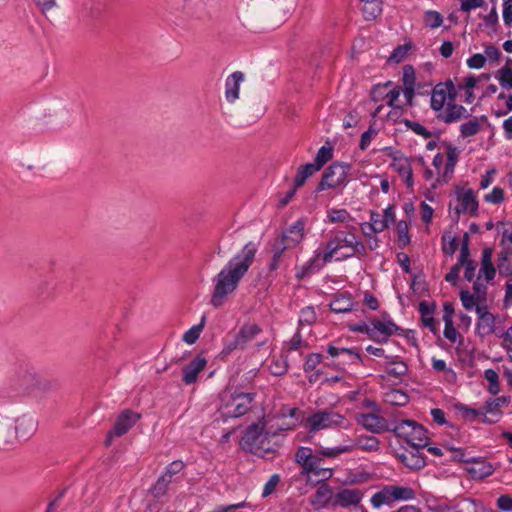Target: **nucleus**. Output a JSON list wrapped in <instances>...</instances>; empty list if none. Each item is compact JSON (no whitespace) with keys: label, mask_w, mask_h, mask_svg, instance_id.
I'll use <instances>...</instances> for the list:
<instances>
[{"label":"nucleus","mask_w":512,"mask_h":512,"mask_svg":"<svg viewBox=\"0 0 512 512\" xmlns=\"http://www.w3.org/2000/svg\"><path fill=\"white\" fill-rule=\"evenodd\" d=\"M257 250V244L252 241L248 242L215 276L211 297V304L214 307H220L226 297L236 290L239 282L253 264Z\"/></svg>","instance_id":"nucleus-1"},{"label":"nucleus","mask_w":512,"mask_h":512,"mask_svg":"<svg viewBox=\"0 0 512 512\" xmlns=\"http://www.w3.org/2000/svg\"><path fill=\"white\" fill-rule=\"evenodd\" d=\"M356 227L351 226L347 231H336L327 242L326 250L322 254L323 263H329L334 257L336 260H346L353 256H365L367 248L355 235Z\"/></svg>","instance_id":"nucleus-2"},{"label":"nucleus","mask_w":512,"mask_h":512,"mask_svg":"<svg viewBox=\"0 0 512 512\" xmlns=\"http://www.w3.org/2000/svg\"><path fill=\"white\" fill-rule=\"evenodd\" d=\"M255 393H245L226 390L220 395L218 413L223 421L229 418H238L246 414L252 407Z\"/></svg>","instance_id":"nucleus-3"},{"label":"nucleus","mask_w":512,"mask_h":512,"mask_svg":"<svg viewBox=\"0 0 512 512\" xmlns=\"http://www.w3.org/2000/svg\"><path fill=\"white\" fill-rule=\"evenodd\" d=\"M391 432L397 437L405 439L414 448L425 447L427 444L426 430L414 420L392 422Z\"/></svg>","instance_id":"nucleus-4"},{"label":"nucleus","mask_w":512,"mask_h":512,"mask_svg":"<svg viewBox=\"0 0 512 512\" xmlns=\"http://www.w3.org/2000/svg\"><path fill=\"white\" fill-rule=\"evenodd\" d=\"M350 169L351 166L348 163L334 162L331 164L322 174L321 180L316 188V192L345 187L348 183V174Z\"/></svg>","instance_id":"nucleus-5"},{"label":"nucleus","mask_w":512,"mask_h":512,"mask_svg":"<svg viewBox=\"0 0 512 512\" xmlns=\"http://www.w3.org/2000/svg\"><path fill=\"white\" fill-rule=\"evenodd\" d=\"M261 333L262 328L258 324L253 322L245 323L232 339H225L221 354L229 355L234 350H244Z\"/></svg>","instance_id":"nucleus-6"},{"label":"nucleus","mask_w":512,"mask_h":512,"mask_svg":"<svg viewBox=\"0 0 512 512\" xmlns=\"http://www.w3.org/2000/svg\"><path fill=\"white\" fill-rule=\"evenodd\" d=\"M271 435L274 436L276 433L266 431L263 423H254L245 430L241 444L244 449L252 453H258L261 450H269L266 442Z\"/></svg>","instance_id":"nucleus-7"},{"label":"nucleus","mask_w":512,"mask_h":512,"mask_svg":"<svg viewBox=\"0 0 512 512\" xmlns=\"http://www.w3.org/2000/svg\"><path fill=\"white\" fill-rule=\"evenodd\" d=\"M295 461L303 467L307 473L322 476L328 479L332 476V470L319 467L320 459L314 456L309 447H300L295 454Z\"/></svg>","instance_id":"nucleus-8"},{"label":"nucleus","mask_w":512,"mask_h":512,"mask_svg":"<svg viewBox=\"0 0 512 512\" xmlns=\"http://www.w3.org/2000/svg\"><path fill=\"white\" fill-rule=\"evenodd\" d=\"M344 421V417L339 413L334 411H319L307 419V424L311 431H319L334 426H340Z\"/></svg>","instance_id":"nucleus-9"},{"label":"nucleus","mask_w":512,"mask_h":512,"mask_svg":"<svg viewBox=\"0 0 512 512\" xmlns=\"http://www.w3.org/2000/svg\"><path fill=\"white\" fill-rule=\"evenodd\" d=\"M457 200L459 205L454 208L450 207V213H453L452 217L454 220L457 221L462 213H469L470 215L477 213L478 201L472 189L458 191Z\"/></svg>","instance_id":"nucleus-10"},{"label":"nucleus","mask_w":512,"mask_h":512,"mask_svg":"<svg viewBox=\"0 0 512 512\" xmlns=\"http://www.w3.org/2000/svg\"><path fill=\"white\" fill-rule=\"evenodd\" d=\"M478 320L476 323V333L480 337L491 335L495 331L496 317L492 314L487 304H478L476 306Z\"/></svg>","instance_id":"nucleus-11"},{"label":"nucleus","mask_w":512,"mask_h":512,"mask_svg":"<svg viewBox=\"0 0 512 512\" xmlns=\"http://www.w3.org/2000/svg\"><path fill=\"white\" fill-rule=\"evenodd\" d=\"M455 96V87L451 81L439 83L432 90L431 108L435 111H441L447 98L453 101Z\"/></svg>","instance_id":"nucleus-12"},{"label":"nucleus","mask_w":512,"mask_h":512,"mask_svg":"<svg viewBox=\"0 0 512 512\" xmlns=\"http://www.w3.org/2000/svg\"><path fill=\"white\" fill-rule=\"evenodd\" d=\"M357 421L366 430L373 433L391 431L392 423L376 413H362L357 416Z\"/></svg>","instance_id":"nucleus-13"},{"label":"nucleus","mask_w":512,"mask_h":512,"mask_svg":"<svg viewBox=\"0 0 512 512\" xmlns=\"http://www.w3.org/2000/svg\"><path fill=\"white\" fill-rule=\"evenodd\" d=\"M372 340L376 342H386L387 338L393 334L399 333L401 328L398 327L391 320L388 321H380L373 320L372 321Z\"/></svg>","instance_id":"nucleus-14"},{"label":"nucleus","mask_w":512,"mask_h":512,"mask_svg":"<svg viewBox=\"0 0 512 512\" xmlns=\"http://www.w3.org/2000/svg\"><path fill=\"white\" fill-rule=\"evenodd\" d=\"M140 419V414L130 409L122 411L114 424L113 433L117 437L125 435Z\"/></svg>","instance_id":"nucleus-15"},{"label":"nucleus","mask_w":512,"mask_h":512,"mask_svg":"<svg viewBox=\"0 0 512 512\" xmlns=\"http://www.w3.org/2000/svg\"><path fill=\"white\" fill-rule=\"evenodd\" d=\"M305 223L303 220L294 222L282 235L277 239L278 242L286 243L289 249L298 245L304 237Z\"/></svg>","instance_id":"nucleus-16"},{"label":"nucleus","mask_w":512,"mask_h":512,"mask_svg":"<svg viewBox=\"0 0 512 512\" xmlns=\"http://www.w3.org/2000/svg\"><path fill=\"white\" fill-rule=\"evenodd\" d=\"M207 361L202 355L196 356L183 369V382L186 385L194 384L197 381L198 374L204 370Z\"/></svg>","instance_id":"nucleus-17"},{"label":"nucleus","mask_w":512,"mask_h":512,"mask_svg":"<svg viewBox=\"0 0 512 512\" xmlns=\"http://www.w3.org/2000/svg\"><path fill=\"white\" fill-rule=\"evenodd\" d=\"M470 116L465 107L455 103H448L446 109L438 115V119L446 124L458 122Z\"/></svg>","instance_id":"nucleus-18"},{"label":"nucleus","mask_w":512,"mask_h":512,"mask_svg":"<svg viewBox=\"0 0 512 512\" xmlns=\"http://www.w3.org/2000/svg\"><path fill=\"white\" fill-rule=\"evenodd\" d=\"M244 81V74L235 71L229 75L225 82V97L229 103H234L239 98L240 85Z\"/></svg>","instance_id":"nucleus-19"},{"label":"nucleus","mask_w":512,"mask_h":512,"mask_svg":"<svg viewBox=\"0 0 512 512\" xmlns=\"http://www.w3.org/2000/svg\"><path fill=\"white\" fill-rule=\"evenodd\" d=\"M363 497L361 490L356 488H344L335 496V504L341 507H348L360 503Z\"/></svg>","instance_id":"nucleus-20"},{"label":"nucleus","mask_w":512,"mask_h":512,"mask_svg":"<svg viewBox=\"0 0 512 512\" xmlns=\"http://www.w3.org/2000/svg\"><path fill=\"white\" fill-rule=\"evenodd\" d=\"M467 472L474 480L484 479L494 472V467L491 463L485 460H472L470 465L466 468Z\"/></svg>","instance_id":"nucleus-21"},{"label":"nucleus","mask_w":512,"mask_h":512,"mask_svg":"<svg viewBox=\"0 0 512 512\" xmlns=\"http://www.w3.org/2000/svg\"><path fill=\"white\" fill-rule=\"evenodd\" d=\"M493 250L490 247L484 248L481 256V266L479 270V277L483 276L487 282L494 279L496 275V268L492 263Z\"/></svg>","instance_id":"nucleus-22"},{"label":"nucleus","mask_w":512,"mask_h":512,"mask_svg":"<svg viewBox=\"0 0 512 512\" xmlns=\"http://www.w3.org/2000/svg\"><path fill=\"white\" fill-rule=\"evenodd\" d=\"M36 431V421L31 416L17 418L15 432L19 439H28Z\"/></svg>","instance_id":"nucleus-23"},{"label":"nucleus","mask_w":512,"mask_h":512,"mask_svg":"<svg viewBox=\"0 0 512 512\" xmlns=\"http://www.w3.org/2000/svg\"><path fill=\"white\" fill-rule=\"evenodd\" d=\"M329 306L335 313H347L354 309V302L348 293H340L334 296Z\"/></svg>","instance_id":"nucleus-24"},{"label":"nucleus","mask_w":512,"mask_h":512,"mask_svg":"<svg viewBox=\"0 0 512 512\" xmlns=\"http://www.w3.org/2000/svg\"><path fill=\"white\" fill-rule=\"evenodd\" d=\"M363 232L366 236L372 233H381L387 229V224L384 221L383 214L371 211L370 222L362 224Z\"/></svg>","instance_id":"nucleus-25"},{"label":"nucleus","mask_w":512,"mask_h":512,"mask_svg":"<svg viewBox=\"0 0 512 512\" xmlns=\"http://www.w3.org/2000/svg\"><path fill=\"white\" fill-rule=\"evenodd\" d=\"M497 269L501 276L512 275V247H504L498 255Z\"/></svg>","instance_id":"nucleus-26"},{"label":"nucleus","mask_w":512,"mask_h":512,"mask_svg":"<svg viewBox=\"0 0 512 512\" xmlns=\"http://www.w3.org/2000/svg\"><path fill=\"white\" fill-rule=\"evenodd\" d=\"M434 309L435 306L433 304H429L426 301H421L419 303V312L421 314L423 325L435 334L437 332V328L435 325V319L433 317Z\"/></svg>","instance_id":"nucleus-27"},{"label":"nucleus","mask_w":512,"mask_h":512,"mask_svg":"<svg viewBox=\"0 0 512 512\" xmlns=\"http://www.w3.org/2000/svg\"><path fill=\"white\" fill-rule=\"evenodd\" d=\"M327 220L330 223H343L346 229H349L352 226L350 223L354 221V218L346 209L331 208L327 211Z\"/></svg>","instance_id":"nucleus-28"},{"label":"nucleus","mask_w":512,"mask_h":512,"mask_svg":"<svg viewBox=\"0 0 512 512\" xmlns=\"http://www.w3.org/2000/svg\"><path fill=\"white\" fill-rule=\"evenodd\" d=\"M325 264L326 263H323L322 254L318 252L312 259L301 267V270L297 272L296 277L298 279H303L305 276L321 269Z\"/></svg>","instance_id":"nucleus-29"},{"label":"nucleus","mask_w":512,"mask_h":512,"mask_svg":"<svg viewBox=\"0 0 512 512\" xmlns=\"http://www.w3.org/2000/svg\"><path fill=\"white\" fill-rule=\"evenodd\" d=\"M289 249V245L286 243L278 242L277 240L274 242L272 246V258L269 263V271H276L281 262L283 261L284 252Z\"/></svg>","instance_id":"nucleus-30"},{"label":"nucleus","mask_w":512,"mask_h":512,"mask_svg":"<svg viewBox=\"0 0 512 512\" xmlns=\"http://www.w3.org/2000/svg\"><path fill=\"white\" fill-rule=\"evenodd\" d=\"M318 171L319 170L316 169V166H314L313 163L301 165L297 169V173L294 179V185L296 186V188H300L301 186H303L306 180Z\"/></svg>","instance_id":"nucleus-31"},{"label":"nucleus","mask_w":512,"mask_h":512,"mask_svg":"<svg viewBox=\"0 0 512 512\" xmlns=\"http://www.w3.org/2000/svg\"><path fill=\"white\" fill-rule=\"evenodd\" d=\"M393 501H408L415 498V491L407 486L388 485Z\"/></svg>","instance_id":"nucleus-32"},{"label":"nucleus","mask_w":512,"mask_h":512,"mask_svg":"<svg viewBox=\"0 0 512 512\" xmlns=\"http://www.w3.org/2000/svg\"><path fill=\"white\" fill-rule=\"evenodd\" d=\"M370 501L375 508H379L382 505H391L394 501L389 486L386 485L380 491L373 494Z\"/></svg>","instance_id":"nucleus-33"},{"label":"nucleus","mask_w":512,"mask_h":512,"mask_svg":"<svg viewBox=\"0 0 512 512\" xmlns=\"http://www.w3.org/2000/svg\"><path fill=\"white\" fill-rule=\"evenodd\" d=\"M364 2L363 14L366 20L375 19L382 12L381 0H361Z\"/></svg>","instance_id":"nucleus-34"},{"label":"nucleus","mask_w":512,"mask_h":512,"mask_svg":"<svg viewBox=\"0 0 512 512\" xmlns=\"http://www.w3.org/2000/svg\"><path fill=\"white\" fill-rule=\"evenodd\" d=\"M327 352L331 357H337L341 354L347 355L352 363H362V357L356 349L338 348L333 345L328 346Z\"/></svg>","instance_id":"nucleus-35"},{"label":"nucleus","mask_w":512,"mask_h":512,"mask_svg":"<svg viewBox=\"0 0 512 512\" xmlns=\"http://www.w3.org/2000/svg\"><path fill=\"white\" fill-rule=\"evenodd\" d=\"M386 372L389 376L394 378H401L406 375L408 372V367L406 363L398 360H391L386 364Z\"/></svg>","instance_id":"nucleus-36"},{"label":"nucleus","mask_w":512,"mask_h":512,"mask_svg":"<svg viewBox=\"0 0 512 512\" xmlns=\"http://www.w3.org/2000/svg\"><path fill=\"white\" fill-rule=\"evenodd\" d=\"M408 395L401 390H390L385 393L384 400L386 403H389L391 405L395 406H404L408 402Z\"/></svg>","instance_id":"nucleus-37"},{"label":"nucleus","mask_w":512,"mask_h":512,"mask_svg":"<svg viewBox=\"0 0 512 512\" xmlns=\"http://www.w3.org/2000/svg\"><path fill=\"white\" fill-rule=\"evenodd\" d=\"M480 128V120L475 117L460 125V135L463 138L474 136L480 131Z\"/></svg>","instance_id":"nucleus-38"},{"label":"nucleus","mask_w":512,"mask_h":512,"mask_svg":"<svg viewBox=\"0 0 512 512\" xmlns=\"http://www.w3.org/2000/svg\"><path fill=\"white\" fill-rule=\"evenodd\" d=\"M357 448L367 452H374L379 449V441L374 436H362L356 439Z\"/></svg>","instance_id":"nucleus-39"},{"label":"nucleus","mask_w":512,"mask_h":512,"mask_svg":"<svg viewBox=\"0 0 512 512\" xmlns=\"http://www.w3.org/2000/svg\"><path fill=\"white\" fill-rule=\"evenodd\" d=\"M333 157V149L328 146H322L315 157L313 162L316 169L321 170V168Z\"/></svg>","instance_id":"nucleus-40"},{"label":"nucleus","mask_w":512,"mask_h":512,"mask_svg":"<svg viewBox=\"0 0 512 512\" xmlns=\"http://www.w3.org/2000/svg\"><path fill=\"white\" fill-rule=\"evenodd\" d=\"M205 319H206L205 316H203L201 319V322L199 324L194 325L193 327H191L188 331H186L184 333V335H183L184 342H186L187 344H194L198 340V338L204 328Z\"/></svg>","instance_id":"nucleus-41"},{"label":"nucleus","mask_w":512,"mask_h":512,"mask_svg":"<svg viewBox=\"0 0 512 512\" xmlns=\"http://www.w3.org/2000/svg\"><path fill=\"white\" fill-rule=\"evenodd\" d=\"M484 377L489 383L488 391L492 395L498 394L500 391L498 373L494 369L489 368L484 371Z\"/></svg>","instance_id":"nucleus-42"},{"label":"nucleus","mask_w":512,"mask_h":512,"mask_svg":"<svg viewBox=\"0 0 512 512\" xmlns=\"http://www.w3.org/2000/svg\"><path fill=\"white\" fill-rule=\"evenodd\" d=\"M398 242L400 247H405L410 242L408 223L400 220L396 226Z\"/></svg>","instance_id":"nucleus-43"},{"label":"nucleus","mask_w":512,"mask_h":512,"mask_svg":"<svg viewBox=\"0 0 512 512\" xmlns=\"http://www.w3.org/2000/svg\"><path fill=\"white\" fill-rule=\"evenodd\" d=\"M172 482L169 478L165 477L163 474L158 478L157 482L151 488V492L154 497H162L165 495L169 484Z\"/></svg>","instance_id":"nucleus-44"},{"label":"nucleus","mask_w":512,"mask_h":512,"mask_svg":"<svg viewBox=\"0 0 512 512\" xmlns=\"http://www.w3.org/2000/svg\"><path fill=\"white\" fill-rule=\"evenodd\" d=\"M497 79L501 87L512 88V69L507 65L503 66L497 72Z\"/></svg>","instance_id":"nucleus-45"},{"label":"nucleus","mask_w":512,"mask_h":512,"mask_svg":"<svg viewBox=\"0 0 512 512\" xmlns=\"http://www.w3.org/2000/svg\"><path fill=\"white\" fill-rule=\"evenodd\" d=\"M509 397L501 396L498 398L489 399L485 403V413L494 414L498 411V409L508 402Z\"/></svg>","instance_id":"nucleus-46"},{"label":"nucleus","mask_w":512,"mask_h":512,"mask_svg":"<svg viewBox=\"0 0 512 512\" xmlns=\"http://www.w3.org/2000/svg\"><path fill=\"white\" fill-rule=\"evenodd\" d=\"M460 300H461L463 307L466 310H472V309L476 310V306L478 304H483L482 302H478L477 298L472 293H470V291H468V290H462L460 292Z\"/></svg>","instance_id":"nucleus-47"},{"label":"nucleus","mask_w":512,"mask_h":512,"mask_svg":"<svg viewBox=\"0 0 512 512\" xmlns=\"http://www.w3.org/2000/svg\"><path fill=\"white\" fill-rule=\"evenodd\" d=\"M424 21L426 26L435 29L442 25L443 17L439 12L429 10L425 13Z\"/></svg>","instance_id":"nucleus-48"},{"label":"nucleus","mask_w":512,"mask_h":512,"mask_svg":"<svg viewBox=\"0 0 512 512\" xmlns=\"http://www.w3.org/2000/svg\"><path fill=\"white\" fill-rule=\"evenodd\" d=\"M416 449V453H411L410 456H403V462L405 463L406 466L412 468V469H420L422 467H424L425 465V460L423 457L419 456L417 453H418V448H415Z\"/></svg>","instance_id":"nucleus-49"},{"label":"nucleus","mask_w":512,"mask_h":512,"mask_svg":"<svg viewBox=\"0 0 512 512\" xmlns=\"http://www.w3.org/2000/svg\"><path fill=\"white\" fill-rule=\"evenodd\" d=\"M392 166L395 171H397L401 176L409 173L412 170V167L407 158L404 157H394Z\"/></svg>","instance_id":"nucleus-50"},{"label":"nucleus","mask_w":512,"mask_h":512,"mask_svg":"<svg viewBox=\"0 0 512 512\" xmlns=\"http://www.w3.org/2000/svg\"><path fill=\"white\" fill-rule=\"evenodd\" d=\"M316 320V313L312 307H305L300 312L299 324L311 325Z\"/></svg>","instance_id":"nucleus-51"},{"label":"nucleus","mask_w":512,"mask_h":512,"mask_svg":"<svg viewBox=\"0 0 512 512\" xmlns=\"http://www.w3.org/2000/svg\"><path fill=\"white\" fill-rule=\"evenodd\" d=\"M484 200L488 203L499 204L504 200V191L500 187H494L492 191L485 195Z\"/></svg>","instance_id":"nucleus-52"},{"label":"nucleus","mask_w":512,"mask_h":512,"mask_svg":"<svg viewBox=\"0 0 512 512\" xmlns=\"http://www.w3.org/2000/svg\"><path fill=\"white\" fill-rule=\"evenodd\" d=\"M403 85L404 88L415 87V70L411 65H406L403 68Z\"/></svg>","instance_id":"nucleus-53"},{"label":"nucleus","mask_w":512,"mask_h":512,"mask_svg":"<svg viewBox=\"0 0 512 512\" xmlns=\"http://www.w3.org/2000/svg\"><path fill=\"white\" fill-rule=\"evenodd\" d=\"M405 123L414 133H416L417 135L422 136L425 139H429L432 136L431 132L428 131L419 122H413V121L406 120Z\"/></svg>","instance_id":"nucleus-54"},{"label":"nucleus","mask_w":512,"mask_h":512,"mask_svg":"<svg viewBox=\"0 0 512 512\" xmlns=\"http://www.w3.org/2000/svg\"><path fill=\"white\" fill-rule=\"evenodd\" d=\"M322 355L318 353L309 354L304 363V370L306 372L314 370L321 362Z\"/></svg>","instance_id":"nucleus-55"},{"label":"nucleus","mask_w":512,"mask_h":512,"mask_svg":"<svg viewBox=\"0 0 512 512\" xmlns=\"http://www.w3.org/2000/svg\"><path fill=\"white\" fill-rule=\"evenodd\" d=\"M444 323H445V327H444V336H445V338H447L449 341H451L453 343L456 342L457 336H458V332H457L456 328L453 325V320L452 319H445Z\"/></svg>","instance_id":"nucleus-56"},{"label":"nucleus","mask_w":512,"mask_h":512,"mask_svg":"<svg viewBox=\"0 0 512 512\" xmlns=\"http://www.w3.org/2000/svg\"><path fill=\"white\" fill-rule=\"evenodd\" d=\"M287 368H288L287 363L283 360H274L269 365L270 373L275 376L283 375L284 373H286Z\"/></svg>","instance_id":"nucleus-57"},{"label":"nucleus","mask_w":512,"mask_h":512,"mask_svg":"<svg viewBox=\"0 0 512 512\" xmlns=\"http://www.w3.org/2000/svg\"><path fill=\"white\" fill-rule=\"evenodd\" d=\"M183 468L184 463L182 461H174L166 467V470L163 473V475L172 480L173 476L181 472Z\"/></svg>","instance_id":"nucleus-58"},{"label":"nucleus","mask_w":512,"mask_h":512,"mask_svg":"<svg viewBox=\"0 0 512 512\" xmlns=\"http://www.w3.org/2000/svg\"><path fill=\"white\" fill-rule=\"evenodd\" d=\"M473 291V295L477 298L478 302L486 304L487 287L477 280L473 283Z\"/></svg>","instance_id":"nucleus-59"},{"label":"nucleus","mask_w":512,"mask_h":512,"mask_svg":"<svg viewBox=\"0 0 512 512\" xmlns=\"http://www.w3.org/2000/svg\"><path fill=\"white\" fill-rule=\"evenodd\" d=\"M486 57L483 54H474L467 60V66L472 69H480L484 67Z\"/></svg>","instance_id":"nucleus-60"},{"label":"nucleus","mask_w":512,"mask_h":512,"mask_svg":"<svg viewBox=\"0 0 512 512\" xmlns=\"http://www.w3.org/2000/svg\"><path fill=\"white\" fill-rule=\"evenodd\" d=\"M443 241V252L447 255H453L458 248L457 237H449V239L447 240V238L444 236Z\"/></svg>","instance_id":"nucleus-61"},{"label":"nucleus","mask_w":512,"mask_h":512,"mask_svg":"<svg viewBox=\"0 0 512 512\" xmlns=\"http://www.w3.org/2000/svg\"><path fill=\"white\" fill-rule=\"evenodd\" d=\"M402 92V89L401 87L399 86H396L394 89H392L391 91H389L386 95V97L388 98V105L394 109H398L400 110L401 109V106L397 105L396 104V101L398 100L400 94Z\"/></svg>","instance_id":"nucleus-62"},{"label":"nucleus","mask_w":512,"mask_h":512,"mask_svg":"<svg viewBox=\"0 0 512 512\" xmlns=\"http://www.w3.org/2000/svg\"><path fill=\"white\" fill-rule=\"evenodd\" d=\"M330 496H331V490L328 485L323 484L317 488L315 497L318 502L325 503L329 500Z\"/></svg>","instance_id":"nucleus-63"},{"label":"nucleus","mask_w":512,"mask_h":512,"mask_svg":"<svg viewBox=\"0 0 512 512\" xmlns=\"http://www.w3.org/2000/svg\"><path fill=\"white\" fill-rule=\"evenodd\" d=\"M499 225H503L501 245H505L506 242L512 244V222H500Z\"/></svg>","instance_id":"nucleus-64"}]
</instances>
